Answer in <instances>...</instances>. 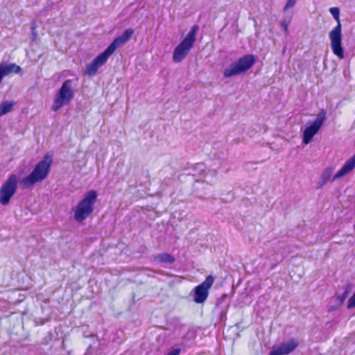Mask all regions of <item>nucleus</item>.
Listing matches in <instances>:
<instances>
[{
    "mask_svg": "<svg viewBox=\"0 0 355 355\" xmlns=\"http://www.w3.org/2000/svg\"><path fill=\"white\" fill-rule=\"evenodd\" d=\"M327 182H326L324 180H323L322 178H320V180L318 181L316 184V189H321Z\"/></svg>",
    "mask_w": 355,
    "mask_h": 355,
    "instance_id": "nucleus-19",
    "label": "nucleus"
},
{
    "mask_svg": "<svg viewBox=\"0 0 355 355\" xmlns=\"http://www.w3.org/2000/svg\"><path fill=\"white\" fill-rule=\"evenodd\" d=\"M181 352L180 348L173 349L171 352L167 354V355H179Z\"/></svg>",
    "mask_w": 355,
    "mask_h": 355,
    "instance_id": "nucleus-23",
    "label": "nucleus"
},
{
    "mask_svg": "<svg viewBox=\"0 0 355 355\" xmlns=\"http://www.w3.org/2000/svg\"><path fill=\"white\" fill-rule=\"evenodd\" d=\"M334 18L337 21V26L330 31L329 39L333 53L340 59L344 58V51L342 46V26L340 21V10L333 7L329 10Z\"/></svg>",
    "mask_w": 355,
    "mask_h": 355,
    "instance_id": "nucleus-4",
    "label": "nucleus"
},
{
    "mask_svg": "<svg viewBox=\"0 0 355 355\" xmlns=\"http://www.w3.org/2000/svg\"><path fill=\"white\" fill-rule=\"evenodd\" d=\"M133 34L134 30L132 28H128L121 35L116 37L103 53L96 57L90 64L86 66L85 74L89 76H94L97 73L98 68L107 62L108 58L118 48L123 46L129 41Z\"/></svg>",
    "mask_w": 355,
    "mask_h": 355,
    "instance_id": "nucleus-1",
    "label": "nucleus"
},
{
    "mask_svg": "<svg viewBox=\"0 0 355 355\" xmlns=\"http://www.w3.org/2000/svg\"><path fill=\"white\" fill-rule=\"evenodd\" d=\"M270 355H281V354L279 353V352L277 350V349H275L270 352Z\"/></svg>",
    "mask_w": 355,
    "mask_h": 355,
    "instance_id": "nucleus-24",
    "label": "nucleus"
},
{
    "mask_svg": "<svg viewBox=\"0 0 355 355\" xmlns=\"http://www.w3.org/2000/svg\"><path fill=\"white\" fill-rule=\"evenodd\" d=\"M348 293L347 291H345L341 295L338 296V300L340 303H343L345 299L347 297Z\"/></svg>",
    "mask_w": 355,
    "mask_h": 355,
    "instance_id": "nucleus-20",
    "label": "nucleus"
},
{
    "mask_svg": "<svg viewBox=\"0 0 355 355\" xmlns=\"http://www.w3.org/2000/svg\"><path fill=\"white\" fill-rule=\"evenodd\" d=\"M334 168L333 167H328L324 170L322 172L321 177L326 182L329 181L331 176Z\"/></svg>",
    "mask_w": 355,
    "mask_h": 355,
    "instance_id": "nucleus-16",
    "label": "nucleus"
},
{
    "mask_svg": "<svg viewBox=\"0 0 355 355\" xmlns=\"http://www.w3.org/2000/svg\"><path fill=\"white\" fill-rule=\"evenodd\" d=\"M223 297H224V298L226 297V295H223Z\"/></svg>",
    "mask_w": 355,
    "mask_h": 355,
    "instance_id": "nucleus-25",
    "label": "nucleus"
},
{
    "mask_svg": "<svg viewBox=\"0 0 355 355\" xmlns=\"http://www.w3.org/2000/svg\"><path fill=\"white\" fill-rule=\"evenodd\" d=\"M299 345V342L295 339H291L287 343H282L277 350L281 355H286L293 352Z\"/></svg>",
    "mask_w": 355,
    "mask_h": 355,
    "instance_id": "nucleus-12",
    "label": "nucleus"
},
{
    "mask_svg": "<svg viewBox=\"0 0 355 355\" xmlns=\"http://www.w3.org/2000/svg\"><path fill=\"white\" fill-rule=\"evenodd\" d=\"M18 177L10 175L0 188V204L7 205L15 195L17 189Z\"/></svg>",
    "mask_w": 355,
    "mask_h": 355,
    "instance_id": "nucleus-8",
    "label": "nucleus"
},
{
    "mask_svg": "<svg viewBox=\"0 0 355 355\" xmlns=\"http://www.w3.org/2000/svg\"><path fill=\"white\" fill-rule=\"evenodd\" d=\"M288 24L289 21H286V20H284L281 22V26L283 28L285 33H287L288 31Z\"/></svg>",
    "mask_w": 355,
    "mask_h": 355,
    "instance_id": "nucleus-21",
    "label": "nucleus"
},
{
    "mask_svg": "<svg viewBox=\"0 0 355 355\" xmlns=\"http://www.w3.org/2000/svg\"><path fill=\"white\" fill-rule=\"evenodd\" d=\"M73 96V80L67 79L63 82L55 95L51 110L54 112L58 111L62 107L68 105Z\"/></svg>",
    "mask_w": 355,
    "mask_h": 355,
    "instance_id": "nucleus-7",
    "label": "nucleus"
},
{
    "mask_svg": "<svg viewBox=\"0 0 355 355\" xmlns=\"http://www.w3.org/2000/svg\"><path fill=\"white\" fill-rule=\"evenodd\" d=\"M327 119V112L324 110H322L317 115L316 119L310 123L304 130L303 143L309 144L315 135L319 131L323 123Z\"/></svg>",
    "mask_w": 355,
    "mask_h": 355,
    "instance_id": "nucleus-9",
    "label": "nucleus"
},
{
    "mask_svg": "<svg viewBox=\"0 0 355 355\" xmlns=\"http://www.w3.org/2000/svg\"><path fill=\"white\" fill-rule=\"evenodd\" d=\"M355 307V293L349 298L347 308L349 309Z\"/></svg>",
    "mask_w": 355,
    "mask_h": 355,
    "instance_id": "nucleus-18",
    "label": "nucleus"
},
{
    "mask_svg": "<svg viewBox=\"0 0 355 355\" xmlns=\"http://www.w3.org/2000/svg\"><path fill=\"white\" fill-rule=\"evenodd\" d=\"M214 278L209 275L204 282L196 286L193 290V301L201 304L205 302L209 295V290L213 285Z\"/></svg>",
    "mask_w": 355,
    "mask_h": 355,
    "instance_id": "nucleus-10",
    "label": "nucleus"
},
{
    "mask_svg": "<svg viewBox=\"0 0 355 355\" xmlns=\"http://www.w3.org/2000/svg\"><path fill=\"white\" fill-rule=\"evenodd\" d=\"M53 160L51 155H45L35 166L31 173L22 178L20 184L24 189H31L35 184L42 182L49 175Z\"/></svg>",
    "mask_w": 355,
    "mask_h": 355,
    "instance_id": "nucleus-2",
    "label": "nucleus"
},
{
    "mask_svg": "<svg viewBox=\"0 0 355 355\" xmlns=\"http://www.w3.org/2000/svg\"><path fill=\"white\" fill-rule=\"evenodd\" d=\"M155 260L161 263L172 264L175 259L173 256L168 253H161L155 257Z\"/></svg>",
    "mask_w": 355,
    "mask_h": 355,
    "instance_id": "nucleus-14",
    "label": "nucleus"
},
{
    "mask_svg": "<svg viewBox=\"0 0 355 355\" xmlns=\"http://www.w3.org/2000/svg\"><path fill=\"white\" fill-rule=\"evenodd\" d=\"M15 105V103L9 101H3L0 104V117L10 112L13 107Z\"/></svg>",
    "mask_w": 355,
    "mask_h": 355,
    "instance_id": "nucleus-15",
    "label": "nucleus"
},
{
    "mask_svg": "<svg viewBox=\"0 0 355 355\" xmlns=\"http://www.w3.org/2000/svg\"><path fill=\"white\" fill-rule=\"evenodd\" d=\"M35 23L33 22L32 24H31L33 40H35L36 39V37H37V33H36V32L35 31Z\"/></svg>",
    "mask_w": 355,
    "mask_h": 355,
    "instance_id": "nucleus-22",
    "label": "nucleus"
},
{
    "mask_svg": "<svg viewBox=\"0 0 355 355\" xmlns=\"http://www.w3.org/2000/svg\"><path fill=\"white\" fill-rule=\"evenodd\" d=\"M198 30V25L192 26L185 38L175 48L173 53L174 62H182L189 54L196 42V35Z\"/></svg>",
    "mask_w": 355,
    "mask_h": 355,
    "instance_id": "nucleus-5",
    "label": "nucleus"
},
{
    "mask_svg": "<svg viewBox=\"0 0 355 355\" xmlns=\"http://www.w3.org/2000/svg\"><path fill=\"white\" fill-rule=\"evenodd\" d=\"M297 0H287L286 5L284 8V11H286L293 8L296 4Z\"/></svg>",
    "mask_w": 355,
    "mask_h": 355,
    "instance_id": "nucleus-17",
    "label": "nucleus"
},
{
    "mask_svg": "<svg viewBox=\"0 0 355 355\" xmlns=\"http://www.w3.org/2000/svg\"><path fill=\"white\" fill-rule=\"evenodd\" d=\"M255 62L256 58L254 55H245L226 67L223 71V76L225 78H230L241 74L250 69L254 64Z\"/></svg>",
    "mask_w": 355,
    "mask_h": 355,
    "instance_id": "nucleus-6",
    "label": "nucleus"
},
{
    "mask_svg": "<svg viewBox=\"0 0 355 355\" xmlns=\"http://www.w3.org/2000/svg\"><path fill=\"white\" fill-rule=\"evenodd\" d=\"M97 196V192L95 190H90L78 202L74 209L73 216L76 222L82 223L92 214Z\"/></svg>",
    "mask_w": 355,
    "mask_h": 355,
    "instance_id": "nucleus-3",
    "label": "nucleus"
},
{
    "mask_svg": "<svg viewBox=\"0 0 355 355\" xmlns=\"http://www.w3.org/2000/svg\"><path fill=\"white\" fill-rule=\"evenodd\" d=\"M205 169L206 168L203 163L196 164L193 168V171H195L193 175H201L202 174L205 173V180H203L204 182H208V180L207 179L208 175L214 178L216 176L217 172L216 170H208L207 172H205Z\"/></svg>",
    "mask_w": 355,
    "mask_h": 355,
    "instance_id": "nucleus-13",
    "label": "nucleus"
},
{
    "mask_svg": "<svg viewBox=\"0 0 355 355\" xmlns=\"http://www.w3.org/2000/svg\"><path fill=\"white\" fill-rule=\"evenodd\" d=\"M355 168V154L347 159L341 168L334 175L332 181L339 179L348 174Z\"/></svg>",
    "mask_w": 355,
    "mask_h": 355,
    "instance_id": "nucleus-11",
    "label": "nucleus"
}]
</instances>
